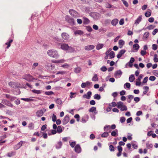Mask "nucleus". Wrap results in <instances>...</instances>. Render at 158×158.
Wrapping results in <instances>:
<instances>
[{"label": "nucleus", "instance_id": "1", "mask_svg": "<svg viewBox=\"0 0 158 158\" xmlns=\"http://www.w3.org/2000/svg\"><path fill=\"white\" fill-rule=\"evenodd\" d=\"M47 53L49 56L55 58H58L59 56L57 51L53 49L48 50Z\"/></svg>", "mask_w": 158, "mask_h": 158}, {"label": "nucleus", "instance_id": "2", "mask_svg": "<svg viewBox=\"0 0 158 158\" xmlns=\"http://www.w3.org/2000/svg\"><path fill=\"white\" fill-rule=\"evenodd\" d=\"M23 78L28 81H33L35 79L33 76L29 74L24 75Z\"/></svg>", "mask_w": 158, "mask_h": 158}, {"label": "nucleus", "instance_id": "3", "mask_svg": "<svg viewBox=\"0 0 158 158\" xmlns=\"http://www.w3.org/2000/svg\"><path fill=\"white\" fill-rule=\"evenodd\" d=\"M1 103L3 105H5L9 107H12L13 106V105L9 101L6 99H2Z\"/></svg>", "mask_w": 158, "mask_h": 158}, {"label": "nucleus", "instance_id": "4", "mask_svg": "<svg viewBox=\"0 0 158 158\" xmlns=\"http://www.w3.org/2000/svg\"><path fill=\"white\" fill-rule=\"evenodd\" d=\"M116 128V126L115 124H113L111 125V128L112 129H114ZM110 126L106 125L105 127H104V130L105 131H107L109 130H110Z\"/></svg>", "mask_w": 158, "mask_h": 158}, {"label": "nucleus", "instance_id": "5", "mask_svg": "<svg viewBox=\"0 0 158 158\" xmlns=\"http://www.w3.org/2000/svg\"><path fill=\"white\" fill-rule=\"evenodd\" d=\"M61 36L62 39L64 40H68L69 38V35L66 33L64 32L62 33Z\"/></svg>", "mask_w": 158, "mask_h": 158}, {"label": "nucleus", "instance_id": "6", "mask_svg": "<svg viewBox=\"0 0 158 158\" xmlns=\"http://www.w3.org/2000/svg\"><path fill=\"white\" fill-rule=\"evenodd\" d=\"M69 14L73 16L76 17L78 15L77 13L74 10L70 9L69 10Z\"/></svg>", "mask_w": 158, "mask_h": 158}, {"label": "nucleus", "instance_id": "7", "mask_svg": "<svg viewBox=\"0 0 158 158\" xmlns=\"http://www.w3.org/2000/svg\"><path fill=\"white\" fill-rule=\"evenodd\" d=\"M69 115H66L62 121V122L64 125L67 124L69 122Z\"/></svg>", "mask_w": 158, "mask_h": 158}, {"label": "nucleus", "instance_id": "8", "mask_svg": "<svg viewBox=\"0 0 158 158\" xmlns=\"http://www.w3.org/2000/svg\"><path fill=\"white\" fill-rule=\"evenodd\" d=\"M92 95L91 92L89 91L87 92V94H84L82 96L83 98H86L87 99H89Z\"/></svg>", "mask_w": 158, "mask_h": 158}, {"label": "nucleus", "instance_id": "9", "mask_svg": "<svg viewBox=\"0 0 158 158\" xmlns=\"http://www.w3.org/2000/svg\"><path fill=\"white\" fill-rule=\"evenodd\" d=\"M75 151L76 152L79 153L81 152V148L79 144H77L74 148Z\"/></svg>", "mask_w": 158, "mask_h": 158}, {"label": "nucleus", "instance_id": "10", "mask_svg": "<svg viewBox=\"0 0 158 158\" xmlns=\"http://www.w3.org/2000/svg\"><path fill=\"white\" fill-rule=\"evenodd\" d=\"M8 85L10 86L13 88H16L18 87L16 83L14 82L10 81L8 83Z\"/></svg>", "mask_w": 158, "mask_h": 158}, {"label": "nucleus", "instance_id": "11", "mask_svg": "<svg viewBox=\"0 0 158 158\" xmlns=\"http://www.w3.org/2000/svg\"><path fill=\"white\" fill-rule=\"evenodd\" d=\"M69 46L68 44H63L61 46V48L64 50H67L69 48Z\"/></svg>", "mask_w": 158, "mask_h": 158}, {"label": "nucleus", "instance_id": "12", "mask_svg": "<svg viewBox=\"0 0 158 158\" xmlns=\"http://www.w3.org/2000/svg\"><path fill=\"white\" fill-rule=\"evenodd\" d=\"M125 52L126 50H122L120 51L117 56V57L118 59L120 58L122 56V55L125 53Z\"/></svg>", "mask_w": 158, "mask_h": 158}, {"label": "nucleus", "instance_id": "13", "mask_svg": "<svg viewBox=\"0 0 158 158\" xmlns=\"http://www.w3.org/2000/svg\"><path fill=\"white\" fill-rule=\"evenodd\" d=\"M95 46L93 45H89L86 46L85 47V49L87 51L91 50L93 49Z\"/></svg>", "mask_w": 158, "mask_h": 158}, {"label": "nucleus", "instance_id": "14", "mask_svg": "<svg viewBox=\"0 0 158 158\" xmlns=\"http://www.w3.org/2000/svg\"><path fill=\"white\" fill-rule=\"evenodd\" d=\"M44 112L42 110H39L36 112V115L38 117L42 116Z\"/></svg>", "mask_w": 158, "mask_h": 158}, {"label": "nucleus", "instance_id": "15", "mask_svg": "<svg viewBox=\"0 0 158 158\" xmlns=\"http://www.w3.org/2000/svg\"><path fill=\"white\" fill-rule=\"evenodd\" d=\"M118 20L117 19H113L111 22V24L113 26H115L118 23Z\"/></svg>", "mask_w": 158, "mask_h": 158}, {"label": "nucleus", "instance_id": "16", "mask_svg": "<svg viewBox=\"0 0 158 158\" xmlns=\"http://www.w3.org/2000/svg\"><path fill=\"white\" fill-rule=\"evenodd\" d=\"M142 16L140 15L139 16L137 19L135 20V24H136V25L137 24H139L140 22L142 19Z\"/></svg>", "mask_w": 158, "mask_h": 158}, {"label": "nucleus", "instance_id": "17", "mask_svg": "<svg viewBox=\"0 0 158 158\" xmlns=\"http://www.w3.org/2000/svg\"><path fill=\"white\" fill-rule=\"evenodd\" d=\"M15 154V152L14 151L10 152L7 154V156L9 157H11Z\"/></svg>", "mask_w": 158, "mask_h": 158}, {"label": "nucleus", "instance_id": "18", "mask_svg": "<svg viewBox=\"0 0 158 158\" xmlns=\"http://www.w3.org/2000/svg\"><path fill=\"white\" fill-rule=\"evenodd\" d=\"M103 44H99L96 46V48L97 50H100L103 48Z\"/></svg>", "mask_w": 158, "mask_h": 158}, {"label": "nucleus", "instance_id": "19", "mask_svg": "<svg viewBox=\"0 0 158 158\" xmlns=\"http://www.w3.org/2000/svg\"><path fill=\"white\" fill-rule=\"evenodd\" d=\"M13 40H9L8 42L6 43L5 44L7 45V46L6 47V48L8 49L9 48V47L10 46L11 43L13 42Z\"/></svg>", "mask_w": 158, "mask_h": 158}, {"label": "nucleus", "instance_id": "20", "mask_svg": "<svg viewBox=\"0 0 158 158\" xmlns=\"http://www.w3.org/2000/svg\"><path fill=\"white\" fill-rule=\"evenodd\" d=\"M55 101L59 105H60L62 103V101L61 99L60 98H57L55 100Z\"/></svg>", "mask_w": 158, "mask_h": 158}, {"label": "nucleus", "instance_id": "21", "mask_svg": "<svg viewBox=\"0 0 158 158\" xmlns=\"http://www.w3.org/2000/svg\"><path fill=\"white\" fill-rule=\"evenodd\" d=\"M92 80L94 81H98V76L97 74H94V76L92 78Z\"/></svg>", "mask_w": 158, "mask_h": 158}, {"label": "nucleus", "instance_id": "22", "mask_svg": "<svg viewBox=\"0 0 158 158\" xmlns=\"http://www.w3.org/2000/svg\"><path fill=\"white\" fill-rule=\"evenodd\" d=\"M135 79V77L134 75L133 74L131 75L129 77V81L131 82L133 81Z\"/></svg>", "mask_w": 158, "mask_h": 158}, {"label": "nucleus", "instance_id": "23", "mask_svg": "<svg viewBox=\"0 0 158 158\" xmlns=\"http://www.w3.org/2000/svg\"><path fill=\"white\" fill-rule=\"evenodd\" d=\"M94 98L99 100L101 99V97L100 95L98 94H95L94 96Z\"/></svg>", "mask_w": 158, "mask_h": 158}, {"label": "nucleus", "instance_id": "24", "mask_svg": "<svg viewBox=\"0 0 158 158\" xmlns=\"http://www.w3.org/2000/svg\"><path fill=\"white\" fill-rule=\"evenodd\" d=\"M125 42L124 41L122 40H119L118 42V44L120 47V48H121L124 44Z\"/></svg>", "mask_w": 158, "mask_h": 158}, {"label": "nucleus", "instance_id": "25", "mask_svg": "<svg viewBox=\"0 0 158 158\" xmlns=\"http://www.w3.org/2000/svg\"><path fill=\"white\" fill-rule=\"evenodd\" d=\"M28 127L30 130L33 129H34V124L32 123H29L28 125Z\"/></svg>", "mask_w": 158, "mask_h": 158}, {"label": "nucleus", "instance_id": "26", "mask_svg": "<svg viewBox=\"0 0 158 158\" xmlns=\"http://www.w3.org/2000/svg\"><path fill=\"white\" fill-rule=\"evenodd\" d=\"M81 71V68L79 67H77L74 69V72L76 73H79Z\"/></svg>", "mask_w": 158, "mask_h": 158}, {"label": "nucleus", "instance_id": "27", "mask_svg": "<svg viewBox=\"0 0 158 158\" xmlns=\"http://www.w3.org/2000/svg\"><path fill=\"white\" fill-rule=\"evenodd\" d=\"M110 58L112 59L114 58L115 56L114 52L113 51H111L109 54Z\"/></svg>", "mask_w": 158, "mask_h": 158}, {"label": "nucleus", "instance_id": "28", "mask_svg": "<svg viewBox=\"0 0 158 158\" xmlns=\"http://www.w3.org/2000/svg\"><path fill=\"white\" fill-rule=\"evenodd\" d=\"M122 72L121 70H119L116 72L114 74V75L115 76H118L122 75Z\"/></svg>", "mask_w": 158, "mask_h": 158}, {"label": "nucleus", "instance_id": "29", "mask_svg": "<svg viewBox=\"0 0 158 158\" xmlns=\"http://www.w3.org/2000/svg\"><path fill=\"white\" fill-rule=\"evenodd\" d=\"M117 107L118 109H120L123 105V103L121 102H119L117 103Z\"/></svg>", "mask_w": 158, "mask_h": 158}, {"label": "nucleus", "instance_id": "30", "mask_svg": "<svg viewBox=\"0 0 158 158\" xmlns=\"http://www.w3.org/2000/svg\"><path fill=\"white\" fill-rule=\"evenodd\" d=\"M96 110V108L95 107H92L91 108H90L89 110L90 112H93Z\"/></svg>", "mask_w": 158, "mask_h": 158}, {"label": "nucleus", "instance_id": "31", "mask_svg": "<svg viewBox=\"0 0 158 158\" xmlns=\"http://www.w3.org/2000/svg\"><path fill=\"white\" fill-rule=\"evenodd\" d=\"M62 145V143L61 141L58 142L56 145V148H60Z\"/></svg>", "mask_w": 158, "mask_h": 158}, {"label": "nucleus", "instance_id": "32", "mask_svg": "<svg viewBox=\"0 0 158 158\" xmlns=\"http://www.w3.org/2000/svg\"><path fill=\"white\" fill-rule=\"evenodd\" d=\"M83 33V32L82 31L77 30L74 32V34H78L79 35H82Z\"/></svg>", "mask_w": 158, "mask_h": 158}, {"label": "nucleus", "instance_id": "33", "mask_svg": "<svg viewBox=\"0 0 158 158\" xmlns=\"http://www.w3.org/2000/svg\"><path fill=\"white\" fill-rule=\"evenodd\" d=\"M146 147L148 149H150L153 147V145L151 143H147L146 144Z\"/></svg>", "mask_w": 158, "mask_h": 158}, {"label": "nucleus", "instance_id": "34", "mask_svg": "<svg viewBox=\"0 0 158 158\" xmlns=\"http://www.w3.org/2000/svg\"><path fill=\"white\" fill-rule=\"evenodd\" d=\"M84 24H88L89 22V19L85 17H84Z\"/></svg>", "mask_w": 158, "mask_h": 158}, {"label": "nucleus", "instance_id": "35", "mask_svg": "<svg viewBox=\"0 0 158 158\" xmlns=\"http://www.w3.org/2000/svg\"><path fill=\"white\" fill-rule=\"evenodd\" d=\"M145 90L143 92V93L144 94H145L148 92L149 90V87L148 86H145L144 87Z\"/></svg>", "mask_w": 158, "mask_h": 158}, {"label": "nucleus", "instance_id": "36", "mask_svg": "<svg viewBox=\"0 0 158 158\" xmlns=\"http://www.w3.org/2000/svg\"><path fill=\"white\" fill-rule=\"evenodd\" d=\"M32 91L34 93L39 94L41 93V91L40 90H36V89H33Z\"/></svg>", "mask_w": 158, "mask_h": 158}, {"label": "nucleus", "instance_id": "37", "mask_svg": "<svg viewBox=\"0 0 158 158\" xmlns=\"http://www.w3.org/2000/svg\"><path fill=\"white\" fill-rule=\"evenodd\" d=\"M108 135V133L107 132H104L102 135L101 136L102 137H107Z\"/></svg>", "mask_w": 158, "mask_h": 158}, {"label": "nucleus", "instance_id": "38", "mask_svg": "<svg viewBox=\"0 0 158 158\" xmlns=\"http://www.w3.org/2000/svg\"><path fill=\"white\" fill-rule=\"evenodd\" d=\"M133 47L134 49L138 50L139 49V47L138 44H135L133 45Z\"/></svg>", "mask_w": 158, "mask_h": 158}, {"label": "nucleus", "instance_id": "39", "mask_svg": "<svg viewBox=\"0 0 158 158\" xmlns=\"http://www.w3.org/2000/svg\"><path fill=\"white\" fill-rule=\"evenodd\" d=\"M121 110L122 111L124 110H127V106L125 105H123L122 107L120 108Z\"/></svg>", "mask_w": 158, "mask_h": 158}, {"label": "nucleus", "instance_id": "40", "mask_svg": "<svg viewBox=\"0 0 158 158\" xmlns=\"http://www.w3.org/2000/svg\"><path fill=\"white\" fill-rule=\"evenodd\" d=\"M105 6L106 8H110L112 7V6L111 4L108 2H106L105 3Z\"/></svg>", "mask_w": 158, "mask_h": 158}, {"label": "nucleus", "instance_id": "41", "mask_svg": "<svg viewBox=\"0 0 158 158\" xmlns=\"http://www.w3.org/2000/svg\"><path fill=\"white\" fill-rule=\"evenodd\" d=\"M57 131L58 133H60L62 131V129L61 127L59 126L57 127Z\"/></svg>", "mask_w": 158, "mask_h": 158}, {"label": "nucleus", "instance_id": "42", "mask_svg": "<svg viewBox=\"0 0 158 158\" xmlns=\"http://www.w3.org/2000/svg\"><path fill=\"white\" fill-rule=\"evenodd\" d=\"M54 94L53 92L52 91H47L45 92V94L46 95H50L53 94Z\"/></svg>", "mask_w": 158, "mask_h": 158}, {"label": "nucleus", "instance_id": "43", "mask_svg": "<svg viewBox=\"0 0 158 158\" xmlns=\"http://www.w3.org/2000/svg\"><path fill=\"white\" fill-rule=\"evenodd\" d=\"M154 61L155 62H158V59L157 58V55L156 54H155L154 55Z\"/></svg>", "mask_w": 158, "mask_h": 158}, {"label": "nucleus", "instance_id": "44", "mask_svg": "<svg viewBox=\"0 0 158 158\" xmlns=\"http://www.w3.org/2000/svg\"><path fill=\"white\" fill-rule=\"evenodd\" d=\"M149 35V33L148 32H146L143 35V37L144 38H147Z\"/></svg>", "mask_w": 158, "mask_h": 158}, {"label": "nucleus", "instance_id": "45", "mask_svg": "<svg viewBox=\"0 0 158 158\" xmlns=\"http://www.w3.org/2000/svg\"><path fill=\"white\" fill-rule=\"evenodd\" d=\"M157 45L156 44H153L152 45V49L154 50H156L157 48Z\"/></svg>", "mask_w": 158, "mask_h": 158}, {"label": "nucleus", "instance_id": "46", "mask_svg": "<svg viewBox=\"0 0 158 158\" xmlns=\"http://www.w3.org/2000/svg\"><path fill=\"white\" fill-rule=\"evenodd\" d=\"M56 120V116L54 114H53L52 116V121L55 122Z\"/></svg>", "mask_w": 158, "mask_h": 158}, {"label": "nucleus", "instance_id": "47", "mask_svg": "<svg viewBox=\"0 0 158 158\" xmlns=\"http://www.w3.org/2000/svg\"><path fill=\"white\" fill-rule=\"evenodd\" d=\"M125 118L124 117H121L120 118V121L122 123H124L125 121Z\"/></svg>", "mask_w": 158, "mask_h": 158}, {"label": "nucleus", "instance_id": "48", "mask_svg": "<svg viewBox=\"0 0 158 158\" xmlns=\"http://www.w3.org/2000/svg\"><path fill=\"white\" fill-rule=\"evenodd\" d=\"M145 15L146 17H148L151 16V13L150 12L148 11L145 13Z\"/></svg>", "mask_w": 158, "mask_h": 158}, {"label": "nucleus", "instance_id": "49", "mask_svg": "<svg viewBox=\"0 0 158 158\" xmlns=\"http://www.w3.org/2000/svg\"><path fill=\"white\" fill-rule=\"evenodd\" d=\"M156 77L154 76H151L149 78V80L152 81H154L156 79Z\"/></svg>", "mask_w": 158, "mask_h": 158}, {"label": "nucleus", "instance_id": "50", "mask_svg": "<svg viewBox=\"0 0 158 158\" xmlns=\"http://www.w3.org/2000/svg\"><path fill=\"white\" fill-rule=\"evenodd\" d=\"M110 150L111 151H114V146L112 145H110L109 146Z\"/></svg>", "mask_w": 158, "mask_h": 158}, {"label": "nucleus", "instance_id": "51", "mask_svg": "<svg viewBox=\"0 0 158 158\" xmlns=\"http://www.w3.org/2000/svg\"><path fill=\"white\" fill-rule=\"evenodd\" d=\"M66 73L65 71H59L56 74V75L60 74H64Z\"/></svg>", "mask_w": 158, "mask_h": 158}, {"label": "nucleus", "instance_id": "52", "mask_svg": "<svg viewBox=\"0 0 158 158\" xmlns=\"http://www.w3.org/2000/svg\"><path fill=\"white\" fill-rule=\"evenodd\" d=\"M87 30L89 32H91L92 31V29L91 27L89 26H87L86 27Z\"/></svg>", "mask_w": 158, "mask_h": 158}, {"label": "nucleus", "instance_id": "53", "mask_svg": "<svg viewBox=\"0 0 158 158\" xmlns=\"http://www.w3.org/2000/svg\"><path fill=\"white\" fill-rule=\"evenodd\" d=\"M140 53L142 56H144L146 54V51L142 50L141 51Z\"/></svg>", "mask_w": 158, "mask_h": 158}, {"label": "nucleus", "instance_id": "54", "mask_svg": "<svg viewBox=\"0 0 158 158\" xmlns=\"http://www.w3.org/2000/svg\"><path fill=\"white\" fill-rule=\"evenodd\" d=\"M107 68L105 66H103L101 68V70L103 72H105L107 70Z\"/></svg>", "mask_w": 158, "mask_h": 158}, {"label": "nucleus", "instance_id": "55", "mask_svg": "<svg viewBox=\"0 0 158 158\" xmlns=\"http://www.w3.org/2000/svg\"><path fill=\"white\" fill-rule=\"evenodd\" d=\"M21 99L26 102H29L31 101V99L28 98H22Z\"/></svg>", "mask_w": 158, "mask_h": 158}, {"label": "nucleus", "instance_id": "56", "mask_svg": "<svg viewBox=\"0 0 158 158\" xmlns=\"http://www.w3.org/2000/svg\"><path fill=\"white\" fill-rule=\"evenodd\" d=\"M158 31V30L156 28V29H155L154 31H152V34L153 35H156V34L157 32Z\"/></svg>", "mask_w": 158, "mask_h": 158}, {"label": "nucleus", "instance_id": "57", "mask_svg": "<svg viewBox=\"0 0 158 158\" xmlns=\"http://www.w3.org/2000/svg\"><path fill=\"white\" fill-rule=\"evenodd\" d=\"M123 2L125 6L126 7H128L129 6L128 2L124 0Z\"/></svg>", "mask_w": 158, "mask_h": 158}, {"label": "nucleus", "instance_id": "58", "mask_svg": "<svg viewBox=\"0 0 158 158\" xmlns=\"http://www.w3.org/2000/svg\"><path fill=\"white\" fill-rule=\"evenodd\" d=\"M148 77H146L143 79V83H147L148 81Z\"/></svg>", "mask_w": 158, "mask_h": 158}, {"label": "nucleus", "instance_id": "59", "mask_svg": "<svg viewBox=\"0 0 158 158\" xmlns=\"http://www.w3.org/2000/svg\"><path fill=\"white\" fill-rule=\"evenodd\" d=\"M142 112L141 111H139L137 112L136 113V115L137 116H140L142 114Z\"/></svg>", "mask_w": 158, "mask_h": 158}, {"label": "nucleus", "instance_id": "60", "mask_svg": "<svg viewBox=\"0 0 158 158\" xmlns=\"http://www.w3.org/2000/svg\"><path fill=\"white\" fill-rule=\"evenodd\" d=\"M23 143V141H21L17 144V146H18V148H19L21 146Z\"/></svg>", "mask_w": 158, "mask_h": 158}, {"label": "nucleus", "instance_id": "61", "mask_svg": "<svg viewBox=\"0 0 158 158\" xmlns=\"http://www.w3.org/2000/svg\"><path fill=\"white\" fill-rule=\"evenodd\" d=\"M47 127V125L46 124H45L43 125L41 127V130L42 131H44Z\"/></svg>", "mask_w": 158, "mask_h": 158}, {"label": "nucleus", "instance_id": "62", "mask_svg": "<svg viewBox=\"0 0 158 158\" xmlns=\"http://www.w3.org/2000/svg\"><path fill=\"white\" fill-rule=\"evenodd\" d=\"M134 100L136 102H138L140 100V98L139 97H136L134 98Z\"/></svg>", "mask_w": 158, "mask_h": 158}, {"label": "nucleus", "instance_id": "63", "mask_svg": "<svg viewBox=\"0 0 158 158\" xmlns=\"http://www.w3.org/2000/svg\"><path fill=\"white\" fill-rule=\"evenodd\" d=\"M75 145L76 142H72L70 144V145L72 148H73Z\"/></svg>", "mask_w": 158, "mask_h": 158}, {"label": "nucleus", "instance_id": "64", "mask_svg": "<svg viewBox=\"0 0 158 158\" xmlns=\"http://www.w3.org/2000/svg\"><path fill=\"white\" fill-rule=\"evenodd\" d=\"M125 85H126L127 88L129 89L131 86V85L129 83H126L125 84Z\"/></svg>", "mask_w": 158, "mask_h": 158}]
</instances>
